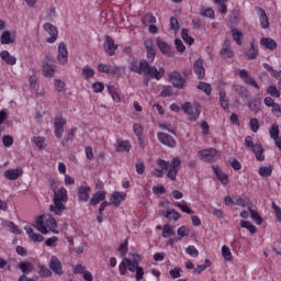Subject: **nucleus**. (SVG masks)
<instances>
[{
	"instance_id": "nucleus-1",
	"label": "nucleus",
	"mask_w": 281,
	"mask_h": 281,
	"mask_svg": "<svg viewBox=\"0 0 281 281\" xmlns=\"http://www.w3.org/2000/svg\"><path fill=\"white\" fill-rule=\"evenodd\" d=\"M68 200H69V196L67 195V189H65V187H61L59 190H57L54 193V198H53L54 205L49 206L50 212L60 216L64 210H67V206L65 205V203H67Z\"/></svg>"
},
{
	"instance_id": "nucleus-2",
	"label": "nucleus",
	"mask_w": 281,
	"mask_h": 281,
	"mask_svg": "<svg viewBox=\"0 0 281 281\" xmlns=\"http://www.w3.org/2000/svg\"><path fill=\"white\" fill-rule=\"evenodd\" d=\"M144 76L146 78H150L151 80H161L162 77L166 76V69H164V67L157 69V67L150 66V64L147 61V68L144 71Z\"/></svg>"
},
{
	"instance_id": "nucleus-3",
	"label": "nucleus",
	"mask_w": 281,
	"mask_h": 281,
	"mask_svg": "<svg viewBox=\"0 0 281 281\" xmlns=\"http://www.w3.org/2000/svg\"><path fill=\"white\" fill-rule=\"evenodd\" d=\"M65 126H67V119L63 117V114L56 115L54 119L55 137L60 139L63 133H65Z\"/></svg>"
},
{
	"instance_id": "nucleus-4",
	"label": "nucleus",
	"mask_w": 281,
	"mask_h": 281,
	"mask_svg": "<svg viewBox=\"0 0 281 281\" xmlns=\"http://www.w3.org/2000/svg\"><path fill=\"white\" fill-rule=\"evenodd\" d=\"M199 155H200V159L206 162L216 161L221 157L216 148L202 149L199 151Z\"/></svg>"
},
{
	"instance_id": "nucleus-5",
	"label": "nucleus",
	"mask_w": 281,
	"mask_h": 281,
	"mask_svg": "<svg viewBox=\"0 0 281 281\" xmlns=\"http://www.w3.org/2000/svg\"><path fill=\"white\" fill-rule=\"evenodd\" d=\"M158 142L164 146H168L169 148H177V140L168 133L158 132L157 133Z\"/></svg>"
},
{
	"instance_id": "nucleus-6",
	"label": "nucleus",
	"mask_w": 281,
	"mask_h": 281,
	"mask_svg": "<svg viewBox=\"0 0 281 281\" xmlns=\"http://www.w3.org/2000/svg\"><path fill=\"white\" fill-rule=\"evenodd\" d=\"M54 60V57H52L49 54L45 55L44 64H43V76L45 78H54V66L49 65Z\"/></svg>"
},
{
	"instance_id": "nucleus-7",
	"label": "nucleus",
	"mask_w": 281,
	"mask_h": 281,
	"mask_svg": "<svg viewBox=\"0 0 281 281\" xmlns=\"http://www.w3.org/2000/svg\"><path fill=\"white\" fill-rule=\"evenodd\" d=\"M103 47L108 56H115V50L117 49V45L115 43V40H113V37H111L110 35H106Z\"/></svg>"
},
{
	"instance_id": "nucleus-8",
	"label": "nucleus",
	"mask_w": 281,
	"mask_h": 281,
	"mask_svg": "<svg viewBox=\"0 0 281 281\" xmlns=\"http://www.w3.org/2000/svg\"><path fill=\"white\" fill-rule=\"evenodd\" d=\"M169 81L176 89H183L186 87V79L177 71L169 75Z\"/></svg>"
},
{
	"instance_id": "nucleus-9",
	"label": "nucleus",
	"mask_w": 281,
	"mask_h": 281,
	"mask_svg": "<svg viewBox=\"0 0 281 281\" xmlns=\"http://www.w3.org/2000/svg\"><path fill=\"white\" fill-rule=\"evenodd\" d=\"M239 78L250 87H254V89L260 90V86H258V82L255 81L254 77L249 75V71L247 69L239 70Z\"/></svg>"
},
{
	"instance_id": "nucleus-10",
	"label": "nucleus",
	"mask_w": 281,
	"mask_h": 281,
	"mask_svg": "<svg viewBox=\"0 0 281 281\" xmlns=\"http://www.w3.org/2000/svg\"><path fill=\"white\" fill-rule=\"evenodd\" d=\"M48 267L55 276H63V262L59 261L58 257L52 256Z\"/></svg>"
},
{
	"instance_id": "nucleus-11",
	"label": "nucleus",
	"mask_w": 281,
	"mask_h": 281,
	"mask_svg": "<svg viewBox=\"0 0 281 281\" xmlns=\"http://www.w3.org/2000/svg\"><path fill=\"white\" fill-rule=\"evenodd\" d=\"M44 30L49 34V37L46 40L47 43H56L58 38V29L52 23H45Z\"/></svg>"
},
{
	"instance_id": "nucleus-12",
	"label": "nucleus",
	"mask_w": 281,
	"mask_h": 281,
	"mask_svg": "<svg viewBox=\"0 0 281 281\" xmlns=\"http://www.w3.org/2000/svg\"><path fill=\"white\" fill-rule=\"evenodd\" d=\"M148 68V60L143 59L139 63L137 60H133L130 65L131 71L134 74H144V71Z\"/></svg>"
},
{
	"instance_id": "nucleus-13",
	"label": "nucleus",
	"mask_w": 281,
	"mask_h": 281,
	"mask_svg": "<svg viewBox=\"0 0 281 281\" xmlns=\"http://www.w3.org/2000/svg\"><path fill=\"white\" fill-rule=\"evenodd\" d=\"M126 269H128V271H131L132 273H135L137 271V268L132 265V260L124 257L119 266V271L121 276H124L126 273Z\"/></svg>"
},
{
	"instance_id": "nucleus-14",
	"label": "nucleus",
	"mask_w": 281,
	"mask_h": 281,
	"mask_svg": "<svg viewBox=\"0 0 281 281\" xmlns=\"http://www.w3.org/2000/svg\"><path fill=\"white\" fill-rule=\"evenodd\" d=\"M145 47L148 63H154L155 57L157 56V49L155 48V43H153V40H146Z\"/></svg>"
},
{
	"instance_id": "nucleus-15",
	"label": "nucleus",
	"mask_w": 281,
	"mask_h": 281,
	"mask_svg": "<svg viewBox=\"0 0 281 281\" xmlns=\"http://www.w3.org/2000/svg\"><path fill=\"white\" fill-rule=\"evenodd\" d=\"M213 172L223 186H227L229 183V176L223 172V169H221V167H218L217 165L213 166Z\"/></svg>"
},
{
	"instance_id": "nucleus-16",
	"label": "nucleus",
	"mask_w": 281,
	"mask_h": 281,
	"mask_svg": "<svg viewBox=\"0 0 281 281\" xmlns=\"http://www.w3.org/2000/svg\"><path fill=\"white\" fill-rule=\"evenodd\" d=\"M193 71L198 76V80H203L205 78V68L203 67V59L199 58L193 64Z\"/></svg>"
},
{
	"instance_id": "nucleus-17",
	"label": "nucleus",
	"mask_w": 281,
	"mask_h": 281,
	"mask_svg": "<svg viewBox=\"0 0 281 281\" xmlns=\"http://www.w3.org/2000/svg\"><path fill=\"white\" fill-rule=\"evenodd\" d=\"M91 192V187L81 186L78 187V201L87 203L89 201V194Z\"/></svg>"
},
{
	"instance_id": "nucleus-18",
	"label": "nucleus",
	"mask_w": 281,
	"mask_h": 281,
	"mask_svg": "<svg viewBox=\"0 0 281 281\" xmlns=\"http://www.w3.org/2000/svg\"><path fill=\"white\" fill-rule=\"evenodd\" d=\"M68 56L69 53L67 52V45H65L64 42L59 43L57 60L60 65H65L67 63Z\"/></svg>"
},
{
	"instance_id": "nucleus-19",
	"label": "nucleus",
	"mask_w": 281,
	"mask_h": 281,
	"mask_svg": "<svg viewBox=\"0 0 281 281\" xmlns=\"http://www.w3.org/2000/svg\"><path fill=\"white\" fill-rule=\"evenodd\" d=\"M126 199V193H120L115 191L110 196V204L114 205V207H120L122 205V201Z\"/></svg>"
},
{
	"instance_id": "nucleus-20",
	"label": "nucleus",
	"mask_w": 281,
	"mask_h": 281,
	"mask_svg": "<svg viewBox=\"0 0 281 281\" xmlns=\"http://www.w3.org/2000/svg\"><path fill=\"white\" fill-rule=\"evenodd\" d=\"M23 175V169L22 168H16V169H8L4 171L3 177L8 179L9 181H16L19 177Z\"/></svg>"
},
{
	"instance_id": "nucleus-21",
	"label": "nucleus",
	"mask_w": 281,
	"mask_h": 281,
	"mask_svg": "<svg viewBox=\"0 0 281 281\" xmlns=\"http://www.w3.org/2000/svg\"><path fill=\"white\" fill-rule=\"evenodd\" d=\"M156 44L158 49L161 52V54H164V56H172V49L170 48V46L168 45V43L161 41V38L157 37L156 38Z\"/></svg>"
},
{
	"instance_id": "nucleus-22",
	"label": "nucleus",
	"mask_w": 281,
	"mask_h": 281,
	"mask_svg": "<svg viewBox=\"0 0 281 281\" xmlns=\"http://www.w3.org/2000/svg\"><path fill=\"white\" fill-rule=\"evenodd\" d=\"M232 45V42L229 40H225L222 46V49L220 50L221 56H224V58H234V50L229 48Z\"/></svg>"
},
{
	"instance_id": "nucleus-23",
	"label": "nucleus",
	"mask_w": 281,
	"mask_h": 281,
	"mask_svg": "<svg viewBox=\"0 0 281 281\" xmlns=\"http://www.w3.org/2000/svg\"><path fill=\"white\" fill-rule=\"evenodd\" d=\"M106 199V191H98L93 193L92 198L90 199V205L95 207L99 203H102Z\"/></svg>"
},
{
	"instance_id": "nucleus-24",
	"label": "nucleus",
	"mask_w": 281,
	"mask_h": 281,
	"mask_svg": "<svg viewBox=\"0 0 281 281\" xmlns=\"http://www.w3.org/2000/svg\"><path fill=\"white\" fill-rule=\"evenodd\" d=\"M260 45H262V47H266V49H270V52L278 49V43L276 42V40H272L270 37H262L260 40Z\"/></svg>"
},
{
	"instance_id": "nucleus-25",
	"label": "nucleus",
	"mask_w": 281,
	"mask_h": 281,
	"mask_svg": "<svg viewBox=\"0 0 281 281\" xmlns=\"http://www.w3.org/2000/svg\"><path fill=\"white\" fill-rule=\"evenodd\" d=\"M24 229L33 243H43V240H45V237H43L41 234L34 233L32 227L25 226Z\"/></svg>"
},
{
	"instance_id": "nucleus-26",
	"label": "nucleus",
	"mask_w": 281,
	"mask_h": 281,
	"mask_svg": "<svg viewBox=\"0 0 281 281\" xmlns=\"http://www.w3.org/2000/svg\"><path fill=\"white\" fill-rule=\"evenodd\" d=\"M259 11V20L262 30H269V16H267V12L262 8H258Z\"/></svg>"
},
{
	"instance_id": "nucleus-27",
	"label": "nucleus",
	"mask_w": 281,
	"mask_h": 281,
	"mask_svg": "<svg viewBox=\"0 0 281 281\" xmlns=\"http://www.w3.org/2000/svg\"><path fill=\"white\" fill-rule=\"evenodd\" d=\"M116 153H128L131 151V142L128 140H117L116 145Z\"/></svg>"
},
{
	"instance_id": "nucleus-28",
	"label": "nucleus",
	"mask_w": 281,
	"mask_h": 281,
	"mask_svg": "<svg viewBox=\"0 0 281 281\" xmlns=\"http://www.w3.org/2000/svg\"><path fill=\"white\" fill-rule=\"evenodd\" d=\"M0 58L7 63V65H16V57L10 55V52L8 50H2L0 53Z\"/></svg>"
},
{
	"instance_id": "nucleus-29",
	"label": "nucleus",
	"mask_w": 281,
	"mask_h": 281,
	"mask_svg": "<svg viewBox=\"0 0 281 281\" xmlns=\"http://www.w3.org/2000/svg\"><path fill=\"white\" fill-rule=\"evenodd\" d=\"M252 153H254L257 161H265V148H262V145L255 144Z\"/></svg>"
},
{
	"instance_id": "nucleus-30",
	"label": "nucleus",
	"mask_w": 281,
	"mask_h": 281,
	"mask_svg": "<svg viewBox=\"0 0 281 281\" xmlns=\"http://www.w3.org/2000/svg\"><path fill=\"white\" fill-rule=\"evenodd\" d=\"M233 90L235 91V93H238L241 98H245L246 100L249 99V90L245 88V86L234 85Z\"/></svg>"
},
{
	"instance_id": "nucleus-31",
	"label": "nucleus",
	"mask_w": 281,
	"mask_h": 281,
	"mask_svg": "<svg viewBox=\"0 0 281 281\" xmlns=\"http://www.w3.org/2000/svg\"><path fill=\"white\" fill-rule=\"evenodd\" d=\"M36 231L41 232V234H47L49 231L47 229V226H45V223L43 221V215L37 216L36 218Z\"/></svg>"
},
{
	"instance_id": "nucleus-32",
	"label": "nucleus",
	"mask_w": 281,
	"mask_h": 281,
	"mask_svg": "<svg viewBox=\"0 0 281 281\" xmlns=\"http://www.w3.org/2000/svg\"><path fill=\"white\" fill-rule=\"evenodd\" d=\"M220 104L224 111L229 109V100L227 99V92H225V90L220 91Z\"/></svg>"
},
{
	"instance_id": "nucleus-33",
	"label": "nucleus",
	"mask_w": 281,
	"mask_h": 281,
	"mask_svg": "<svg viewBox=\"0 0 281 281\" xmlns=\"http://www.w3.org/2000/svg\"><path fill=\"white\" fill-rule=\"evenodd\" d=\"M165 218H167L168 221H175L177 223V221L181 218V215L179 212H177V210L170 209L166 211Z\"/></svg>"
},
{
	"instance_id": "nucleus-34",
	"label": "nucleus",
	"mask_w": 281,
	"mask_h": 281,
	"mask_svg": "<svg viewBox=\"0 0 281 281\" xmlns=\"http://www.w3.org/2000/svg\"><path fill=\"white\" fill-rule=\"evenodd\" d=\"M142 23L143 25H145L146 27L157 23V18H155V15H153V13H147L142 18Z\"/></svg>"
},
{
	"instance_id": "nucleus-35",
	"label": "nucleus",
	"mask_w": 281,
	"mask_h": 281,
	"mask_svg": "<svg viewBox=\"0 0 281 281\" xmlns=\"http://www.w3.org/2000/svg\"><path fill=\"white\" fill-rule=\"evenodd\" d=\"M239 225L244 229H248V232H250V234H257L258 233V228H256V226H254V224H251V222H249V221L241 220Z\"/></svg>"
},
{
	"instance_id": "nucleus-36",
	"label": "nucleus",
	"mask_w": 281,
	"mask_h": 281,
	"mask_svg": "<svg viewBox=\"0 0 281 281\" xmlns=\"http://www.w3.org/2000/svg\"><path fill=\"white\" fill-rule=\"evenodd\" d=\"M246 54L248 56V60H256V58H258V48H256L254 41L250 43V48Z\"/></svg>"
},
{
	"instance_id": "nucleus-37",
	"label": "nucleus",
	"mask_w": 281,
	"mask_h": 281,
	"mask_svg": "<svg viewBox=\"0 0 281 281\" xmlns=\"http://www.w3.org/2000/svg\"><path fill=\"white\" fill-rule=\"evenodd\" d=\"M248 212L250 213V218H252L257 225H262V216H260L258 211L251 209V206H248Z\"/></svg>"
},
{
	"instance_id": "nucleus-38",
	"label": "nucleus",
	"mask_w": 281,
	"mask_h": 281,
	"mask_svg": "<svg viewBox=\"0 0 281 281\" xmlns=\"http://www.w3.org/2000/svg\"><path fill=\"white\" fill-rule=\"evenodd\" d=\"M0 43L2 45H10L12 43H14V40L12 38V35L10 33V31H4L0 37Z\"/></svg>"
},
{
	"instance_id": "nucleus-39",
	"label": "nucleus",
	"mask_w": 281,
	"mask_h": 281,
	"mask_svg": "<svg viewBox=\"0 0 281 281\" xmlns=\"http://www.w3.org/2000/svg\"><path fill=\"white\" fill-rule=\"evenodd\" d=\"M19 269L22 271V273H32L34 271V265L31 262L22 261L19 263Z\"/></svg>"
},
{
	"instance_id": "nucleus-40",
	"label": "nucleus",
	"mask_w": 281,
	"mask_h": 281,
	"mask_svg": "<svg viewBox=\"0 0 281 281\" xmlns=\"http://www.w3.org/2000/svg\"><path fill=\"white\" fill-rule=\"evenodd\" d=\"M248 106L250 109V111H254V113H260L261 109L260 106H262V102H260V100L255 99L250 102H248Z\"/></svg>"
},
{
	"instance_id": "nucleus-41",
	"label": "nucleus",
	"mask_w": 281,
	"mask_h": 281,
	"mask_svg": "<svg viewBox=\"0 0 281 281\" xmlns=\"http://www.w3.org/2000/svg\"><path fill=\"white\" fill-rule=\"evenodd\" d=\"M196 89L203 91L206 95H210L212 93V85L207 82L200 81Z\"/></svg>"
},
{
	"instance_id": "nucleus-42",
	"label": "nucleus",
	"mask_w": 281,
	"mask_h": 281,
	"mask_svg": "<svg viewBox=\"0 0 281 281\" xmlns=\"http://www.w3.org/2000/svg\"><path fill=\"white\" fill-rule=\"evenodd\" d=\"M175 229L170 224H165L162 227V238H170V236H175Z\"/></svg>"
},
{
	"instance_id": "nucleus-43",
	"label": "nucleus",
	"mask_w": 281,
	"mask_h": 281,
	"mask_svg": "<svg viewBox=\"0 0 281 281\" xmlns=\"http://www.w3.org/2000/svg\"><path fill=\"white\" fill-rule=\"evenodd\" d=\"M233 38L236 41L237 45H243V32L237 29L231 31Z\"/></svg>"
},
{
	"instance_id": "nucleus-44",
	"label": "nucleus",
	"mask_w": 281,
	"mask_h": 281,
	"mask_svg": "<svg viewBox=\"0 0 281 281\" xmlns=\"http://www.w3.org/2000/svg\"><path fill=\"white\" fill-rule=\"evenodd\" d=\"M181 38L188 45H194V40L192 38V36H190V34H188V29H182Z\"/></svg>"
},
{
	"instance_id": "nucleus-45",
	"label": "nucleus",
	"mask_w": 281,
	"mask_h": 281,
	"mask_svg": "<svg viewBox=\"0 0 281 281\" xmlns=\"http://www.w3.org/2000/svg\"><path fill=\"white\" fill-rule=\"evenodd\" d=\"M269 133H270L271 139L280 138V127L278 126V124H272V126L270 127Z\"/></svg>"
},
{
	"instance_id": "nucleus-46",
	"label": "nucleus",
	"mask_w": 281,
	"mask_h": 281,
	"mask_svg": "<svg viewBox=\"0 0 281 281\" xmlns=\"http://www.w3.org/2000/svg\"><path fill=\"white\" fill-rule=\"evenodd\" d=\"M213 1L214 3H216V5L220 7L221 14H227V4L225 3H227V1L229 0H213Z\"/></svg>"
},
{
	"instance_id": "nucleus-47",
	"label": "nucleus",
	"mask_w": 281,
	"mask_h": 281,
	"mask_svg": "<svg viewBox=\"0 0 281 281\" xmlns=\"http://www.w3.org/2000/svg\"><path fill=\"white\" fill-rule=\"evenodd\" d=\"M222 256H223L224 260H227V261L234 259V256H232V250L229 249V247H227L225 245L222 247Z\"/></svg>"
},
{
	"instance_id": "nucleus-48",
	"label": "nucleus",
	"mask_w": 281,
	"mask_h": 281,
	"mask_svg": "<svg viewBox=\"0 0 281 281\" xmlns=\"http://www.w3.org/2000/svg\"><path fill=\"white\" fill-rule=\"evenodd\" d=\"M38 276L41 278H52V270L47 269L45 266H40Z\"/></svg>"
},
{
	"instance_id": "nucleus-49",
	"label": "nucleus",
	"mask_w": 281,
	"mask_h": 281,
	"mask_svg": "<svg viewBox=\"0 0 281 281\" xmlns=\"http://www.w3.org/2000/svg\"><path fill=\"white\" fill-rule=\"evenodd\" d=\"M54 85H55V89H56V91H58V93H65V87H66L65 81H63L60 79H55Z\"/></svg>"
},
{
	"instance_id": "nucleus-50",
	"label": "nucleus",
	"mask_w": 281,
	"mask_h": 281,
	"mask_svg": "<svg viewBox=\"0 0 281 281\" xmlns=\"http://www.w3.org/2000/svg\"><path fill=\"white\" fill-rule=\"evenodd\" d=\"M82 76L85 78V80H89L90 78H93V76H95V70H93V68H83L82 69Z\"/></svg>"
},
{
	"instance_id": "nucleus-51",
	"label": "nucleus",
	"mask_w": 281,
	"mask_h": 281,
	"mask_svg": "<svg viewBox=\"0 0 281 281\" xmlns=\"http://www.w3.org/2000/svg\"><path fill=\"white\" fill-rule=\"evenodd\" d=\"M263 67H265V69H267V71H269L271 74L272 78H280L281 70L278 71V70L273 69V67L269 66V64H267V63L263 64Z\"/></svg>"
},
{
	"instance_id": "nucleus-52",
	"label": "nucleus",
	"mask_w": 281,
	"mask_h": 281,
	"mask_svg": "<svg viewBox=\"0 0 281 281\" xmlns=\"http://www.w3.org/2000/svg\"><path fill=\"white\" fill-rule=\"evenodd\" d=\"M272 172H273V168H271V167H260L259 168L260 177H271Z\"/></svg>"
},
{
	"instance_id": "nucleus-53",
	"label": "nucleus",
	"mask_w": 281,
	"mask_h": 281,
	"mask_svg": "<svg viewBox=\"0 0 281 281\" xmlns=\"http://www.w3.org/2000/svg\"><path fill=\"white\" fill-rule=\"evenodd\" d=\"M177 234L179 236L178 238H186V236H190V229L186 226H181L178 228Z\"/></svg>"
},
{
	"instance_id": "nucleus-54",
	"label": "nucleus",
	"mask_w": 281,
	"mask_h": 281,
	"mask_svg": "<svg viewBox=\"0 0 281 281\" xmlns=\"http://www.w3.org/2000/svg\"><path fill=\"white\" fill-rule=\"evenodd\" d=\"M33 142L37 146V148H40V150H43L45 148V146H43V144H45V137L34 136Z\"/></svg>"
},
{
	"instance_id": "nucleus-55",
	"label": "nucleus",
	"mask_w": 281,
	"mask_h": 281,
	"mask_svg": "<svg viewBox=\"0 0 281 281\" xmlns=\"http://www.w3.org/2000/svg\"><path fill=\"white\" fill-rule=\"evenodd\" d=\"M122 71H124V67L122 66H114V67H110V75L111 76H122Z\"/></svg>"
},
{
	"instance_id": "nucleus-56",
	"label": "nucleus",
	"mask_w": 281,
	"mask_h": 281,
	"mask_svg": "<svg viewBox=\"0 0 281 281\" xmlns=\"http://www.w3.org/2000/svg\"><path fill=\"white\" fill-rule=\"evenodd\" d=\"M175 45L177 52H179L180 54H183L186 52V45L183 44V41H181L180 38L175 40Z\"/></svg>"
},
{
	"instance_id": "nucleus-57",
	"label": "nucleus",
	"mask_w": 281,
	"mask_h": 281,
	"mask_svg": "<svg viewBox=\"0 0 281 281\" xmlns=\"http://www.w3.org/2000/svg\"><path fill=\"white\" fill-rule=\"evenodd\" d=\"M251 201L249 198H239L236 200L235 205H239V207H247Z\"/></svg>"
},
{
	"instance_id": "nucleus-58",
	"label": "nucleus",
	"mask_w": 281,
	"mask_h": 281,
	"mask_svg": "<svg viewBox=\"0 0 281 281\" xmlns=\"http://www.w3.org/2000/svg\"><path fill=\"white\" fill-rule=\"evenodd\" d=\"M267 91L272 98H280V90L276 86H269Z\"/></svg>"
},
{
	"instance_id": "nucleus-59",
	"label": "nucleus",
	"mask_w": 281,
	"mask_h": 281,
	"mask_svg": "<svg viewBox=\"0 0 281 281\" xmlns=\"http://www.w3.org/2000/svg\"><path fill=\"white\" fill-rule=\"evenodd\" d=\"M170 30L177 34L179 32V20L177 18H170Z\"/></svg>"
},
{
	"instance_id": "nucleus-60",
	"label": "nucleus",
	"mask_w": 281,
	"mask_h": 281,
	"mask_svg": "<svg viewBox=\"0 0 281 281\" xmlns=\"http://www.w3.org/2000/svg\"><path fill=\"white\" fill-rule=\"evenodd\" d=\"M200 115H201V105L195 104L194 111H192V113H191V120L196 121V120H199Z\"/></svg>"
},
{
	"instance_id": "nucleus-61",
	"label": "nucleus",
	"mask_w": 281,
	"mask_h": 281,
	"mask_svg": "<svg viewBox=\"0 0 281 281\" xmlns=\"http://www.w3.org/2000/svg\"><path fill=\"white\" fill-rule=\"evenodd\" d=\"M98 71H100V74H111V65L99 64Z\"/></svg>"
},
{
	"instance_id": "nucleus-62",
	"label": "nucleus",
	"mask_w": 281,
	"mask_h": 281,
	"mask_svg": "<svg viewBox=\"0 0 281 281\" xmlns=\"http://www.w3.org/2000/svg\"><path fill=\"white\" fill-rule=\"evenodd\" d=\"M170 168L171 170H176L177 172H179V168H181V159L173 158L170 164Z\"/></svg>"
},
{
	"instance_id": "nucleus-63",
	"label": "nucleus",
	"mask_w": 281,
	"mask_h": 281,
	"mask_svg": "<svg viewBox=\"0 0 281 281\" xmlns=\"http://www.w3.org/2000/svg\"><path fill=\"white\" fill-rule=\"evenodd\" d=\"M46 247H56L58 245V237H50L45 240Z\"/></svg>"
},
{
	"instance_id": "nucleus-64",
	"label": "nucleus",
	"mask_w": 281,
	"mask_h": 281,
	"mask_svg": "<svg viewBox=\"0 0 281 281\" xmlns=\"http://www.w3.org/2000/svg\"><path fill=\"white\" fill-rule=\"evenodd\" d=\"M272 210L274 211L277 221L281 223V209L276 204V202H272Z\"/></svg>"
}]
</instances>
